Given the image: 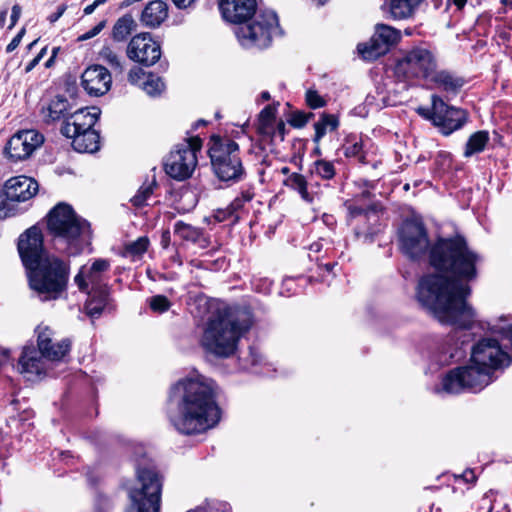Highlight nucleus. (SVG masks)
I'll return each instance as SVG.
<instances>
[{"instance_id":"nucleus-1","label":"nucleus","mask_w":512,"mask_h":512,"mask_svg":"<svg viewBox=\"0 0 512 512\" xmlns=\"http://www.w3.org/2000/svg\"><path fill=\"white\" fill-rule=\"evenodd\" d=\"M482 257L469 248L462 238L441 239L431 249L430 264L444 275L425 274L417 285V299L442 324L455 327L449 336L455 351L451 358L460 359L471 342L476 343V312L467 303L469 283L478 276Z\"/></svg>"},{"instance_id":"nucleus-2","label":"nucleus","mask_w":512,"mask_h":512,"mask_svg":"<svg viewBox=\"0 0 512 512\" xmlns=\"http://www.w3.org/2000/svg\"><path fill=\"white\" fill-rule=\"evenodd\" d=\"M167 415L181 434L195 435L214 428L221 419L216 383L202 375L180 379L170 389Z\"/></svg>"},{"instance_id":"nucleus-3","label":"nucleus","mask_w":512,"mask_h":512,"mask_svg":"<svg viewBox=\"0 0 512 512\" xmlns=\"http://www.w3.org/2000/svg\"><path fill=\"white\" fill-rule=\"evenodd\" d=\"M218 5L224 20L239 24L235 34L245 48H266L273 36L280 34L277 14L257 11L256 0H218Z\"/></svg>"},{"instance_id":"nucleus-4","label":"nucleus","mask_w":512,"mask_h":512,"mask_svg":"<svg viewBox=\"0 0 512 512\" xmlns=\"http://www.w3.org/2000/svg\"><path fill=\"white\" fill-rule=\"evenodd\" d=\"M253 315L247 307H225L210 319L201 340L204 349L219 358L237 350L240 338L251 328Z\"/></svg>"},{"instance_id":"nucleus-5","label":"nucleus","mask_w":512,"mask_h":512,"mask_svg":"<svg viewBox=\"0 0 512 512\" xmlns=\"http://www.w3.org/2000/svg\"><path fill=\"white\" fill-rule=\"evenodd\" d=\"M46 218L47 231L57 251L68 256H77L90 244V223L77 215L71 205L58 203Z\"/></svg>"},{"instance_id":"nucleus-6","label":"nucleus","mask_w":512,"mask_h":512,"mask_svg":"<svg viewBox=\"0 0 512 512\" xmlns=\"http://www.w3.org/2000/svg\"><path fill=\"white\" fill-rule=\"evenodd\" d=\"M25 270L30 288L42 301L56 300L66 290L69 268L58 257H48L38 266Z\"/></svg>"},{"instance_id":"nucleus-7","label":"nucleus","mask_w":512,"mask_h":512,"mask_svg":"<svg viewBox=\"0 0 512 512\" xmlns=\"http://www.w3.org/2000/svg\"><path fill=\"white\" fill-rule=\"evenodd\" d=\"M211 142L208 153L215 176L228 185L243 181L247 174L238 143L219 136H212Z\"/></svg>"},{"instance_id":"nucleus-8","label":"nucleus","mask_w":512,"mask_h":512,"mask_svg":"<svg viewBox=\"0 0 512 512\" xmlns=\"http://www.w3.org/2000/svg\"><path fill=\"white\" fill-rule=\"evenodd\" d=\"M53 332L48 327L38 332V349L33 346H25L19 358L21 373L41 375L44 372V359L59 361L70 351L69 339L54 342Z\"/></svg>"},{"instance_id":"nucleus-9","label":"nucleus","mask_w":512,"mask_h":512,"mask_svg":"<svg viewBox=\"0 0 512 512\" xmlns=\"http://www.w3.org/2000/svg\"><path fill=\"white\" fill-rule=\"evenodd\" d=\"M100 115V110L93 107L79 108L70 122L60 128L66 138L72 139L73 148L80 153H93L99 149V133L93 129Z\"/></svg>"},{"instance_id":"nucleus-10","label":"nucleus","mask_w":512,"mask_h":512,"mask_svg":"<svg viewBox=\"0 0 512 512\" xmlns=\"http://www.w3.org/2000/svg\"><path fill=\"white\" fill-rule=\"evenodd\" d=\"M38 182L20 175L9 178L0 187V219L17 216L24 212L20 206L38 192Z\"/></svg>"},{"instance_id":"nucleus-11","label":"nucleus","mask_w":512,"mask_h":512,"mask_svg":"<svg viewBox=\"0 0 512 512\" xmlns=\"http://www.w3.org/2000/svg\"><path fill=\"white\" fill-rule=\"evenodd\" d=\"M137 478L141 487L129 491L131 507L126 512H159L162 491L159 474L152 468L138 467Z\"/></svg>"},{"instance_id":"nucleus-12","label":"nucleus","mask_w":512,"mask_h":512,"mask_svg":"<svg viewBox=\"0 0 512 512\" xmlns=\"http://www.w3.org/2000/svg\"><path fill=\"white\" fill-rule=\"evenodd\" d=\"M493 381L488 370L473 364L459 366L450 370L442 379V390L448 394H459L465 391L477 393Z\"/></svg>"},{"instance_id":"nucleus-13","label":"nucleus","mask_w":512,"mask_h":512,"mask_svg":"<svg viewBox=\"0 0 512 512\" xmlns=\"http://www.w3.org/2000/svg\"><path fill=\"white\" fill-rule=\"evenodd\" d=\"M202 147L199 137H191L175 146L164 160L165 173L178 181L190 178L197 166V152Z\"/></svg>"},{"instance_id":"nucleus-14","label":"nucleus","mask_w":512,"mask_h":512,"mask_svg":"<svg viewBox=\"0 0 512 512\" xmlns=\"http://www.w3.org/2000/svg\"><path fill=\"white\" fill-rule=\"evenodd\" d=\"M466 239L461 235H455L453 237H439L432 244L429 243L427 230L423 223L408 220L402 225L399 234V240L402 252L409 257L411 260H418L426 253H428V263H430V253L432 247L441 239ZM435 271L436 269L429 264ZM438 275H444L442 272L437 270Z\"/></svg>"},{"instance_id":"nucleus-15","label":"nucleus","mask_w":512,"mask_h":512,"mask_svg":"<svg viewBox=\"0 0 512 512\" xmlns=\"http://www.w3.org/2000/svg\"><path fill=\"white\" fill-rule=\"evenodd\" d=\"M437 68L438 62L431 50L414 47L397 61L395 73L405 79L429 81Z\"/></svg>"},{"instance_id":"nucleus-16","label":"nucleus","mask_w":512,"mask_h":512,"mask_svg":"<svg viewBox=\"0 0 512 512\" xmlns=\"http://www.w3.org/2000/svg\"><path fill=\"white\" fill-rule=\"evenodd\" d=\"M470 350L471 362L488 370L492 377L495 371L509 367L512 362L511 355L492 337H480Z\"/></svg>"},{"instance_id":"nucleus-17","label":"nucleus","mask_w":512,"mask_h":512,"mask_svg":"<svg viewBox=\"0 0 512 512\" xmlns=\"http://www.w3.org/2000/svg\"><path fill=\"white\" fill-rule=\"evenodd\" d=\"M17 250L25 269L36 267L48 257H52L44 246L42 230L33 225L18 237Z\"/></svg>"},{"instance_id":"nucleus-18","label":"nucleus","mask_w":512,"mask_h":512,"mask_svg":"<svg viewBox=\"0 0 512 512\" xmlns=\"http://www.w3.org/2000/svg\"><path fill=\"white\" fill-rule=\"evenodd\" d=\"M44 142V136L35 130L16 132L6 143L4 155L12 162L29 158Z\"/></svg>"},{"instance_id":"nucleus-19","label":"nucleus","mask_w":512,"mask_h":512,"mask_svg":"<svg viewBox=\"0 0 512 512\" xmlns=\"http://www.w3.org/2000/svg\"><path fill=\"white\" fill-rule=\"evenodd\" d=\"M126 54L130 60L149 67L160 60L162 52L160 44L152 39L151 34L143 32L131 38Z\"/></svg>"},{"instance_id":"nucleus-20","label":"nucleus","mask_w":512,"mask_h":512,"mask_svg":"<svg viewBox=\"0 0 512 512\" xmlns=\"http://www.w3.org/2000/svg\"><path fill=\"white\" fill-rule=\"evenodd\" d=\"M431 101L436 115L434 125L439 127L442 134L450 135L467 122L468 114L465 110L447 105L438 95H432Z\"/></svg>"},{"instance_id":"nucleus-21","label":"nucleus","mask_w":512,"mask_h":512,"mask_svg":"<svg viewBox=\"0 0 512 512\" xmlns=\"http://www.w3.org/2000/svg\"><path fill=\"white\" fill-rule=\"evenodd\" d=\"M111 84V73L102 65H91L81 75V86L90 96L105 95L110 90Z\"/></svg>"},{"instance_id":"nucleus-22","label":"nucleus","mask_w":512,"mask_h":512,"mask_svg":"<svg viewBox=\"0 0 512 512\" xmlns=\"http://www.w3.org/2000/svg\"><path fill=\"white\" fill-rule=\"evenodd\" d=\"M77 113L73 104L63 95H57L47 106L41 108V115L46 124L61 122V127L70 122L71 117Z\"/></svg>"},{"instance_id":"nucleus-23","label":"nucleus","mask_w":512,"mask_h":512,"mask_svg":"<svg viewBox=\"0 0 512 512\" xmlns=\"http://www.w3.org/2000/svg\"><path fill=\"white\" fill-rule=\"evenodd\" d=\"M168 17V6L162 0H152L142 10L140 23L142 26L150 29H156Z\"/></svg>"},{"instance_id":"nucleus-24","label":"nucleus","mask_w":512,"mask_h":512,"mask_svg":"<svg viewBox=\"0 0 512 512\" xmlns=\"http://www.w3.org/2000/svg\"><path fill=\"white\" fill-rule=\"evenodd\" d=\"M429 82L434 83L439 89L452 95L458 94L465 84V80L462 77L447 70L438 71L437 69L429 79Z\"/></svg>"},{"instance_id":"nucleus-25","label":"nucleus","mask_w":512,"mask_h":512,"mask_svg":"<svg viewBox=\"0 0 512 512\" xmlns=\"http://www.w3.org/2000/svg\"><path fill=\"white\" fill-rule=\"evenodd\" d=\"M279 102L265 106L258 116L257 131L260 135L274 139L275 119Z\"/></svg>"},{"instance_id":"nucleus-26","label":"nucleus","mask_w":512,"mask_h":512,"mask_svg":"<svg viewBox=\"0 0 512 512\" xmlns=\"http://www.w3.org/2000/svg\"><path fill=\"white\" fill-rule=\"evenodd\" d=\"M357 50L364 60L373 61L390 51L383 39H376L372 35L369 41L359 43Z\"/></svg>"},{"instance_id":"nucleus-27","label":"nucleus","mask_w":512,"mask_h":512,"mask_svg":"<svg viewBox=\"0 0 512 512\" xmlns=\"http://www.w3.org/2000/svg\"><path fill=\"white\" fill-rule=\"evenodd\" d=\"M357 50L364 60L373 61L390 51L383 39H376L372 35L369 41L359 43Z\"/></svg>"},{"instance_id":"nucleus-28","label":"nucleus","mask_w":512,"mask_h":512,"mask_svg":"<svg viewBox=\"0 0 512 512\" xmlns=\"http://www.w3.org/2000/svg\"><path fill=\"white\" fill-rule=\"evenodd\" d=\"M137 23L131 14H125L115 22L112 29V39L116 42H123L136 29Z\"/></svg>"},{"instance_id":"nucleus-29","label":"nucleus","mask_w":512,"mask_h":512,"mask_svg":"<svg viewBox=\"0 0 512 512\" xmlns=\"http://www.w3.org/2000/svg\"><path fill=\"white\" fill-rule=\"evenodd\" d=\"M339 126V119L334 114L322 113L319 120L314 124L315 135L313 141L315 144H320L321 139L325 136L327 131H335Z\"/></svg>"},{"instance_id":"nucleus-30","label":"nucleus","mask_w":512,"mask_h":512,"mask_svg":"<svg viewBox=\"0 0 512 512\" xmlns=\"http://www.w3.org/2000/svg\"><path fill=\"white\" fill-rule=\"evenodd\" d=\"M489 142V133L485 130H480L473 133L467 140L464 150V157L468 158L474 154L482 152Z\"/></svg>"},{"instance_id":"nucleus-31","label":"nucleus","mask_w":512,"mask_h":512,"mask_svg":"<svg viewBox=\"0 0 512 512\" xmlns=\"http://www.w3.org/2000/svg\"><path fill=\"white\" fill-rule=\"evenodd\" d=\"M110 269V261L107 259H96L86 272L87 280L91 286L105 284L103 282V274Z\"/></svg>"},{"instance_id":"nucleus-32","label":"nucleus","mask_w":512,"mask_h":512,"mask_svg":"<svg viewBox=\"0 0 512 512\" xmlns=\"http://www.w3.org/2000/svg\"><path fill=\"white\" fill-rule=\"evenodd\" d=\"M416 5L409 0H390L389 9L394 19H407L414 13Z\"/></svg>"},{"instance_id":"nucleus-33","label":"nucleus","mask_w":512,"mask_h":512,"mask_svg":"<svg viewBox=\"0 0 512 512\" xmlns=\"http://www.w3.org/2000/svg\"><path fill=\"white\" fill-rule=\"evenodd\" d=\"M373 36L376 39H383L391 49L401 38L400 31L386 24H377Z\"/></svg>"},{"instance_id":"nucleus-34","label":"nucleus","mask_w":512,"mask_h":512,"mask_svg":"<svg viewBox=\"0 0 512 512\" xmlns=\"http://www.w3.org/2000/svg\"><path fill=\"white\" fill-rule=\"evenodd\" d=\"M286 186L296 190L306 202H312L313 197L308 192L307 181L302 174L292 173L285 181Z\"/></svg>"},{"instance_id":"nucleus-35","label":"nucleus","mask_w":512,"mask_h":512,"mask_svg":"<svg viewBox=\"0 0 512 512\" xmlns=\"http://www.w3.org/2000/svg\"><path fill=\"white\" fill-rule=\"evenodd\" d=\"M174 234L183 240L197 242L200 239L201 231L183 221H177L174 225Z\"/></svg>"},{"instance_id":"nucleus-36","label":"nucleus","mask_w":512,"mask_h":512,"mask_svg":"<svg viewBox=\"0 0 512 512\" xmlns=\"http://www.w3.org/2000/svg\"><path fill=\"white\" fill-rule=\"evenodd\" d=\"M157 186L155 178L150 183H144L131 198V203L137 208L147 205V200L153 194L154 188Z\"/></svg>"},{"instance_id":"nucleus-37","label":"nucleus","mask_w":512,"mask_h":512,"mask_svg":"<svg viewBox=\"0 0 512 512\" xmlns=\"http://www.w3.org/2000/svg\"><path fill=\"white\" fill-rule=\"evenodd\" d=\"M143 90L150 96L160 95L165 89V84L160 77L149 74L142 82Z\"/></svg>"},{"instance_id":"nucleus-38","label":"nucleus","mask_w":512,"mask_h":512,"mask_svg":"<svg viewBox=\"0 0 512 512\" xmlns=\"http://www.w3.org/2000/svg\"><path fill=\"white\" fill-rule=\"evenodd\" d=\"M486 329L493 335H499L502 339L507 340L512 345V324H507L504 319L496 324L487 323Z\"/></svg>"},{"instance_id":"nucleus-39","label":"nucleus","mask_w":512,"mask_h":512,"mask_svg":"<svg viewBox=\"0 0 512 512\" xmlns=\"http://www.w3.org/2000/svg\"><path fill=\"white\" fill-rule=\"evenodd\" d=\"M99 56L115 71L120 73L123 71V65L119 56L109 46H104L99 52Z\"/></svg>"},{"instance_id":"nucleus-40","label":"nucleus","mask_w":512,"mask_h":512,"mask_svg":"<svg viewBox=\"0 0 512 512\" xmlns=\"http://www.w3.org/2000/svg\"><path fill=\"white\" fill-rule=\"evenodd\" d=\"M90 295L91 300H96V302L100 303L101 305L107 306L110 301V294H109V287L108 285L101 284L96 286H91V289H89V292H87Z\"/></svg>"},{"instance_id":"nucleus-41","label":"nucleus","mask_w":512,"mask_h":512,"mask_svg":"<svg viewBox=\"0 0 512 512\" xmlns=\"http://www.w3.org/2000/svg\"><path fill=\"white\" fill-rule=\"evenodd\" d=\"M314 117V114L309 112L305 113L304 111L296 110L290 113L289 117L287 118V122L293 127V128H303L311 118Z\"/></svg>"},{"instance_id":"nucleus-42","label":"nucleus","mask_w":512,"mask_h":512,"mask_svg":"<svg viewBox=\"0 0 512 512\" xmlns=\"http://www.w3.org/2000/svg\"><path fill=\"white\" fill-rule=\"evenodd\" d=\"M314 166L316 174L323 179L330 180L335 176V167L330 161L319 159L315 161Z\"/></svg>"},{"instance_id":"nucleus-43","label":"nucleus","mask_w":512,"mask_h":512,"mask_svg":"<svg viewBox=\"0 0 512 512\" xmlns=\"http://www.w3.org/2000/svg\"><path fill=\"white\" fill-rule=\"evenodd\" d=\"M148 305L153 312L164 313L171 307V302L164 295H154L148 299Z\"/></svg>"},{"instance_id":"nucleus-44","label":"nucleus","mask_w":512,"mask_h":512,"mask_svg":"<svg viewBox=\"0 0 512 512\" xmlns=\"http://www.w3.org/2000/svg\"><path fill=\"white\" fill-rule=\"evenodd\" d=\"M149 245V240L147 237H140L137 240L129 243L126 246V250L129 254L135 256V255H142L144 252H146Z\"/></svg>"},{"instance_id":"nucleus-45","label":"nucleus","mask_w":512,"mask_h":512,"mask_svg":"<svg viewBox=\"0 0 512 512\" xmlns=\"http://www.w3.org/2000/svg\"><path fill=\"white\" fill-rule=\"evenodd\" d=\"M305 100L307 105L311 109L322 108L326 105V101L324 100V98L321 95H319V93L316 90L313 89H309L306 91Z\"/></svg>"},{"instance_id":"nucleus-46","label":"nucleus","mask_w":512,"mask_h":512,"mask_svg":"<svg viewBox=\"0 0 512 512\" xmlns=\"http://www.w3.org/2000/svg\"><path fill=\"white\" fill-rule=\"evenodd\" d=\"M144 78H146L145 72L140 67H134L128 73V81L133 85L142 87V79Z\"/></svg>"},{"instance_id":"nucleus-47","label":"nucleus","mask_w":512,"mask_h":512,"mask_svg":"<svg viewBox=\"0 0 512 512\" xmlns=\"http://www.w3.org/2000/svg\"><path fill=\"white\" fill-rule=\"evenodd\" d=\"M107 306L101 305L96 300L89 299L86 303V311L90 317H99Z\"/></svg>"},{"instance_id":"nucleus-48","label":"nucleus","mask_w":512,"mask_h":512,"mask_svg":"<svg viewBox=\"0 0 512 512\" xmlns=\"http://www.w3.org/2000/svg\"><path fill=\"white\" fill-rule=\"evenodd\" d=\"M85 267L83 266L78 274L74 277V282L78 286L79 290L81 292H89V281L87 282L86 279V272H84Z\"/></svg>"},{"instance_id":"nucleus-49","label":"nucleus","mask_w":512,"mask_h":512,"mask_svg":"<svg viewBox=\"0 0 512 512\" xmlns=\"http://www.w3.org/2000/svg\"><path fill=\"white\" fill-rule=\"evenodd\" d=\"M106 26V20L100 21L96 26L79 36V41H86L97 36Z\"/></svg>"},{"instance_id":"nucleus-50","label":"nucleus","mask_w":512,"mask_h":512,"mask_svg":"<svg viewBox=\"0 0 512 512\" xmlns=\"http://www.w3.org/2000/svg\"><path fill=\"white\" fill-rule=\"evenodd\" d=\"M247 361H249L252 366H257V365L261 364L262 355L256 347L252 346L249 348Z\"/></svg>"},{"instance_id":"nucleus-51","label":"nucleus","mask_w":512,"mask_h":512,"mask_svg":"<svg viewBox=\"0 0 512 512\" xmlns=\"http://www.w3.org/2000/svg\"><path fill=\"white\" fill-rule=\"evenodd\" d=\"M25 28H22L17 34L16 36L11 40V42L7 45L6 47V52L7 53H10L12 51H14L18 45L20 44L23 36L25 35Z\"/></svg>"},{"instance_id":"nucleus-52","label":"nucleus","mask_w":512,"mask_h":512,"mask_svg":"<svg viewBox=\"0 0 512 512\" xmlns=\"http://www.w3.org/2000/svg\"><path fill=\"white\" fill-rule=\"evenodd\" d=\"M235 215L230 211L229 207H226L225 209H217L214 214V218L218 222H223L231 217H234Z\"/></svg>"},{"instance_id":"nucleus-53","label":"nucleus","mask_w":512,"mask_h":512,"mask_svg":"<svg viewBox=\"0 0 512 512\" xmlns=\"http://www.w3.org/2000/svg\"><path fill=\"white\" fill-rule=\"evenodd\" d=\"M417 112H418L419 115H421L422 117H424L427 120L432 121V123L434 124V117L436 115H435V110H434V104L433 103H432V107L431 108L419 107L417 109Z\"/></svg>"},{"instance_id":"nucleus-54","label":"nucleus","mask_w":512,"mask_h":512,"mask_svg":"<svg viewBox=\"0 0 512 512\" xmlns=\"http://www.w3.org/2000/svg\"><path fill=\"white\" fill-rule=\"evenodd\" d=\"M361 151L362 144L356 142L345 148V155L348 157H357L360 155Z\"/></svg>"},{"instance_id":"nucleus-55","label":"nucleus","mask_w":512,"mask_h":512,"mask_svg":"<svg viewBox=\"0 0 512 512\" xmlns=\"http://www.w3.org/2000/svg\"><path fill=\"white\" fill-rule=\"evenodd\" d=\"M274 131V138L279 137L280 140L283 141L286 134V125L283 120H280L276 125H274Z\"/></svg>"},{"instance_id":"nucleus-56","label":"nucleus","mask_w":512,"mask_h":512,"mask_svg":"<svg viewBox=\"0 0 512 512\" xmlns=\"http://www.w3.org/2000/svg\"><path fill=\"white\" fill-rule=\"evenodd\" d=\"M20 15H21V7L20 5L18 4H15L13 7H12V11H11V24L9 25V29H12L17 21L19 20L20 18Z\"/></svg>"},{"instance_id":"nucleus-57","label":"nucleus","mask_w":512,"mask_h":512,"mask_svg":"<svg viewBox=\"0 0 512 512\" xmlns=\"http://www.w3.org/2000/svg\"><path fill=\"white\" fill-rule=\"evenodd\" d=\"M65 10H66V6H64V5L58 6L57 11L48 16L49 22L50 23L56 22L64 14Z\"/></svg>"},{"instance_id":"nucleus-58","label":"nucleus","mask_w":512,"mask_h":512,"mask_svg":"<svg viewBox=\"0 0 512 512\" xmlns=\"http://www.w3.org/2000/svg\"><path fill=\"white\" fill-rule=\"evenodd\" d=\"M245 203L242 202V200L239 197H236L230 204L229 209L232 211V213L235 215L237 211L243 208Z\"/></svg>"},{"instance_id":"nucleus-59","label":"nucleus","mask_w":512,"mask_h":512,"mask_svg":"<svg viewBox=\"0 0 512 512\" xmlns=\"http://www.w3.org/2000/svg\"><path fill=\"white\" fill-rule=\"evenodd\" d=\"M196 0H172L175 6L179 9H186L190 7Z\"/></svg>"},{"instance_id":"nucleus-60","label":"nucleus","mask_w":512,"mask_h":512,"mask_svg":"<svg viewBox=\"0 0 512 512\" xmlns=\"http://www.w3.org/2000/svg\"><path fill=\"white\" fill-rule=\"evenodd\" d=\"M40 62V56H36L34 57L28 64L27 66L25 67V72L26 73H29L30 71H32L37 65L38 63Z\"/></svg>"},{"instance_id":"nucleus-61","label":"nucleus","mask_w":512,"mask_h":512,"mask_svg":"<svg viewBox=\"0 0 512 512\" xmlns=\"http://www.w3.org/2000/svg\"><path fill=\"white\" fill-rule=\"evenodd\" d=\"M253 197H254V193L249 190L242 191L241 195L239 196V198L242 200L243 203L251 201L253 199Z\"/></svg>"},{"instance_id":"nucleus-62","label":"nucleus","mask_w":512,"mask_h":512,"mask_svg":"<svg viewBox=\"0 0 512 512\" xmlns=\"http://www.w3.org/2000/svg\"><path fill=\"white\" fill-rule=\"evenodd\" d=\"M161 244H162L163 248H167L169 246V244H170V232H169V230L163 231L162 237H161Z\"/></svg>"},{"instance_id":"nucleus-63","label":"nucleus","mask_w":512,"mask_h":512,"mask_svg":"<svg viewBox=\"0 0 512 512\" xmlns=\"http://www.w3.org/2000/svg\"><path fill=\"white\" fill-rule=\"evenodd\" d=\"M96 8L97 7H96L95 3L93 2L92 4H90L84 8V14L90 15L95 11Z\"/></svg>"},{"instance_id":"nucleus-64","label":"nucleus","mask_w":512,"mask_h":512,"mask_svg":"<svg viewBox=\"0 0 512 512\" xmlns=\"http://www.w3.org/2000/svg\"><path fill=\"white\" fill-rule=\"evenodd\" d=\"M464 477L466 481H474L476 478L472 470L466 471Z\"/></svg>"}]
</instances>
